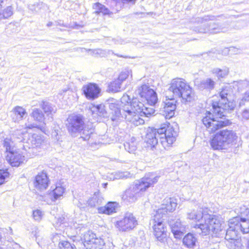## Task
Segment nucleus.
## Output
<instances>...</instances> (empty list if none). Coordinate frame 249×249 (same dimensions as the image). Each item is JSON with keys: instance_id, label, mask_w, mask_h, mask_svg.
I'll return each instance as SVG.
<instances>
[{"instance_id": "e2e57ef3", "label": "nucleus", "mask_w": 249, "mask_h": 249, "mask_svg": "<svg viewBox=\"0 0 249 249\" xmlns=\"http://www.w3.org/2000/svg\"><path fill=\"white\" fill-rule=\"evenodd\" d=\"M234 49H235V48L233 47H231L230 48V51H233Z\"/></svg>"}, {"instance_id": "7ed1b4c3", "label": "nucleus", "mask_w": 249, "mask_h": 249, "mask_svg": "<svg viewBox=\"0 0 249 249\" xmlns=\"http://www.w3.org/2000/svg\"><path fill=\"white\" fill-rule=\"evenodd\" d=\"M160 128H148L145 136V141L147 146L154 148L158 143V138L161 144L164 148L170 147L176 141L177 132L172 126L166 124Z\"/></svg>"}, {"instance_id": "f257e3e1", "label": "nucleus", "mask_w": 249, "mask_h": 249, "mask_svg": "<svg viewBox=\"0 0 249 249\" xmlns=\"http://www.w3.org/2000/svg\"><path fill=\"white\" fill-rule=\"evenodd\" d=\"M187 217L196 221L202 220L201 223L196 224L194 226L197 230V232L202 235L212 234L215 236H220V232L223 231L224 228L225 223L221 217L216 215L208 214L201 208L194 209L188 213Z\"/></svg>"}, {"instance_id": "0e129e2a", "label": "nucleus", "mask_w": 249, "mask_h": 249, "mask_svg": "<svg viewBox=\"0 0 249 249\" xmlns=\"http://www.w3.org/2000/svg\"><path fill=\"white\" fill-rule=\"evenodd\" d=\"M77 205H78V206L79 207H80V208H83V207H82V206H81V204H79H79H78Z\"/></svg>"}, {"instance_id": "2f4dec72", "label": "nucleus", "mask_w": 249, "mask_h": 249, "mask_svg": "<svg viewBox=\"0 0 249 249\" xmlns=\"http://www.w3.org/2000/svg\"><path fill=\"white\" fill-rule=\"evenodd\" d=\"M40 106L47 116L50 115L52 116L53 114L55 113L56 109L55 107L52 106L49 102L42 101Z\"/></svg>"}, {"instance_id": "6e6d98bb", "label": "nucleus", "mask_w": 249, "mask_h": 249, "mask_svg": "<svg viewBox=\"0 0 249 249\" xmlns=\"http://www.w3.org/2000/svg\"><path fill=\"white\" fill-rule=\"evenodd\" d=\"M64 219H65V218L63 216H61V217H59L58 218H56L57 224H61L63 223Z\"/></svg>"}, {"instance_id": "37998d69", "label": "nucleus", "mask_w": 249, "mask_h": 249, "mask_svg": "<svg viewBox=\"0 0 249 249\" xmlns=\"http://www.w3.org/2000/svg\"><path fill=\"white\" fill-rule=\"evenodd\" d=\"M129 75L132 76L131 70H125L120 73L117 80H119V81L122 83V82L125 80Z\"/></svg>"}, {"instance_id": "9d476101", "label": "nucleus", "mask_w": 249, "mask_h": 249, "mask_svg": "<svg viewBox=\"0 0 249 249\" xmlns=\"http://www.w3.org/2000/svg\"><path fill=\"white\" fill-rule=\"evenodd\" d=\"M159 178L160 176L154 173H149L140 179L136 180L133 186L142 196L149 187H153L158 181Z\"/></svg>"}, {"instance_id": "58836bf2", "label": "nucleus", "mask_w": 249, "mask_h": 249, "mask_svg": "<svg viewBox=\"0 0 249 249\" xmlns=\"http://www.w3.org/2000/svg\"><path fill=\"white\" fill-rule=\"evenodd\" d=\"M93 8L95 10L96 13H102L104 15L109 14V10L99 3H95L93 6Z\"/></svg>"}, {"instance_id": "b1692460", "label": "nucleus", "mask_w": 249, "mask_h": 249, "mask_svg": "<svg viewBox=\"0 0 249 249\" xmlns=\"http://www.w3.org/2000/svg\"><path fill=\"white\" fill-rule=\"evenodd\" d=\"M88 107L93 117L96 119H98L99 117H105L107 116V113L104 105L90 104Z\"/></svg>"}, {"instance_id": "a211bd4d", "label": "nucleus", "mask_w": 249, "mask_h": 249, "mask_svg": "<svg viewBox=\"0 0 249 249\" xmlns=\"http://www.w3.org/2000/svg\"><path fill=\"white\" fill-rule=\"evenodd\" d=\"M6 160L12 166L18 167L25 160V157L19 151H15L8 153Z\"/></svg>"}, {"instance_id": "423d86ee", "label": "nucleus", "mask_w": 249, "mask_h": 249, "mask_svg": "<svg viewBox=\"0 0 249 249\" xmlns=\"http://www.w3.org/2000/svg\"><path fill=\"white\" fill-rule=\"evenodd\" d=\"M144 104L137 98H133L130 104L122 106V113L125 119L138 126L144 123L140 115L143 109Z\"/></svg>"}, {"instance_id": "f704fd0d", "label": "nucleus", "mask_w": 249, "mask_h": 249, "mask_svg": "<svg viewBox=\"0 0 249 249\" xmlns=\"http://www.w3.org/2000/svg\"><path fill=\"white\" fill-rule=\"evenodd\" d=\"M3 0H0V8L1 7V3ZM13 14V8L11 6H8L2 11L0 10V21L2 19H7Z\"/></svg>"}, {"instance_id": "2eb2a0df", "label": "nucleus", "mask_w": 249, "mask_h": 249, "mask_svg": "<svg viewBox=\"0 0 249 249\" xmlns=\"http://www.w3.org/2000/svg\"><path fill=\"white\" fill-rule=\"evenodd\" d=\"M177 206V200L176 198H166L163 200L161 207L156 211V213L166 217L167 212L174 211Z\"/></svg>"}, {"instance_id": "cd10ccee", "label": "nucleus", "mask_w": 249, "mask_h": 249, "mask_svg": "<svg viewBox=\"0 0 249 249\" xmlns=\"http://www.w3.org/2000/svg\"><path fill=\"white\" fill-rule=\"evenodd\" d=\"M197 238L193 234L189 233L183 238V245L187 248L192 249L196 246Z\"/></svg>"}, {"instance_id": "bf43d9fd", "label": "nucleus", "mask_w": 249, "mask_h": 249, "mask_svg": "<svg viewBox=\"0 0 249 249\" xmlns=\"http://www.w3.org/2000/svg\"><path fill=\"white\" fill-rule=\"evenodd\" d=\"M115 55H116V56H117L118 57H123V58H130V57H128V56H126V55H119V54H115Z\"/></svg>"}, {"instance_id": "774afa93", "label": "nucleus", "mask_w": 249, "mask_h": 249, "mask_svg": "<svg viewBox=\"0 0 249 249\" xmlns=\"http://www.w3.org/2000/svg\"><path fill=\"white\" fill-rule=\"evenodd\" d=\"M109 53H114L113 52H112L111 51H108Z\"/></svg>"}, {"instance_id": "4d7b16f0", "label": "nucleus", "mask_w": 249, "mask_h": 249, "mask_svg": "<svg viewBox=\"0 0 249 249\" xmlns=\"http://www.w3.org/2000/svg\"><path fill=\"white\" fill-rule=\"evenodd\" d=\"M5 65V60L0 57V68L4 67Z\"/></svg>"}, {"instance_id": "72a5a7b5", "label": "nucleus", "mask_w": 249, "mask_h": 249, "mask_svg": "<svg viewBox=\"0 0 249 249\" xmlns=\"http://www.w3.org/2000/svg\"><path fill=\"white\" fill-rule=\"evenodd\" d=\"M103 198L98 193H95L93 196L89 199L88 203L91 207H96L103 203Z\"/></svg>"}, {"instance_id": "ea45409f", "label": "nucleus", "mask_w": 249, "mask_h": 249, "mask_svg": "<svg viewBox=\"0 0 249 249\" xmlns=\"http://www.w3.org/2000/svg\"><path fill=\"white\" fill-rule=\"evenodd\" d=\"M121 83L117 79L111 82L109 85V90L113 92H119L121 90Z\"/></svg>"}, {"instance_id": "a878e982", "label": "nucleus", "mask_w": 249, "mask_h": 249, "mask_svg": "<svg viewBox=\"0 0 249 249\" xmlns=\"http://www.w3.org/2000/svg\"><path fill=\"white\" fill-rule=\"evenodd\" d=\"M118 204L115 202H109L105 206L98 207V212L99 213L111 214L116 212Z\"/></svg>"}, {"instance_id": "393cba45", "label": "nucleus", "mask_w": 249, "mask_h": 249, "mask_svg": "<svg viewBox=\"0 0 249 249\" xmlns=\"http://www.w3.org/2000/svg\"><path fill=\"white\" fill-rule=\"evenodd\" d=\"M238 88L241 90L244 89L245 92L243 94L242 99L240 102V106L249 104V82L247 81H241L238 83Z\"/></svg>"}, {"instance_id": "6ab92c4d", "label": "nucleus", "mask_w": 249, "mask_h": 249, "mask_svg": "<svg viewBox=\"0 0 249 249\" xmlns=\"http://www.w3.org/2000/svg\"><path fill=\"white\" fill-rule=\"evenodd\" d=\"M82 90L87 98L94 99L98 97L100 89L98 86L93 83H89L83 87Z\"/></svg>"}, {"instance_id": "3c124183", "label": "nucleus", "mask_w": 249, "mask_h": 249, "mask_svg": "<svg viewBox=\"0 0 249 249\" xmlns=\"http://www.w3.org/2000/svg\"><path fill=\"white\" fill-rule=\"evenodd\" d=\"M26 127L27 128H29V129H32V128H37L38 129H39L40 130H41L43 132H44L45 130V128L44 126H39V125H38L37 124H35V123H33V124H26Z\"/></svg>"}, {"instance_id": "338daca9", "label": "nucleus", "mask_w": 249, "mask_h": 249, "mask_svg": "<svg viewBox=\"0 0 249 249\" xmlns=\"http://www.w3.org/2000/svg\"><path fill=\"white\" fill-rule=\"evenodd\" d=\"M112 120L113 121H115V120H116V119L115 118H113L112 119Z\"/></svg>"}, {"instance_id": "0eeeda50", "label": "nucleus", "mask_w": 249, "mask_h": 249, "mask_svg": "<svg viewBox=\"0 0 249 249\" xmlns=\"http://www.w3.org/2000/svg\"><path fill=\"white\" fill-rule=\"evenodd\" d=\"M229 226L225 237L227 240L235 239L239 231L244 234L249 232V220L246 218L233 217L229 221Z\"/></svg>"}, {"instance_id": "680f3d73", "label": "nucleus", "mask_w": 249, "mask_h": 249, "mask_svg": "<svg viewBox=\"0 0 249 249\" xmlns=\"http://www.w3.org/2000/svg\"><path fill=\"white\" fill-rule=\"evenodd\" d=\"M107 183H103L102 184V186L104 188H106L107 187Z\"/></svg>"}, {"instance_id": "dca6fc26", "label": "nucleus", "mask_w": 249, "mask_h": 249, "mask_svg": "<svg viewBox=\"0 0 249 249\" xmlns=\"http://www.w3.org/2000/svg\"><path fill=\"white\" fill-rule=\"evenodd\" d=\"M177 101L172 98L166 96L163 101L161 111L166 119H170L175 114Z\"/></svg>"}, {"instance_id": "69168bd1", "label": "nucleus", "mask_w": 249, "mask_h": 249, "mask_svg": "<svg viewBox=\"0 0 249 249\" xmlns=\"http://www.w3.org/2000/svg\"><path fill=\"white\" fill-rule=\"evenodd\" d=\"M247 247L248 249H249V241L248 242V244H247Z\"/></svg>"}, {"instance_id": "8fccbe9b", "label": "nucleus", "mask_w": 249, "mask_h": 249, "mask_svg": "<svg viewBox=\"0 0 249 249\" xmlns=\"http://www.w3.org/2000/svg\"><path fill=\"white\" fill-rule=\"evenodd\" d=\"M136 0H112V2L118 5L119 8L122 7V3L134 2Z\"/></svg>"}, {"instance_id": "09e8293b", "label": "nucleus", "mask_w": 249, "mask_h": 249, "mask_svg": "<svg viewBox=\"0 0 249 249\" xmlns=\"http://www.w3.org/2000/svg\"><path fill=\"white\" fill-rule=\"evenodd\" d=\"M33 216L35 220L39 221L42 219L43 213L39 210H36L33 211Z\"/></svg>"}, {"instance_id": "13d9d810", "label": "nucleus", "mask_w": 249, "mask_h": 249, "mask_svg": "<svg viewBox=\"0 0 249 249\" xmlns=\"http://www.w3.org/2000/svg\"><path fill=\"white\" fill-rule=\"evenodd\" d=\"M55 23L57 25H60V26H64V27H66V26L65 25L61 20L57 21L55 22Z\"/></svg>"}, {"instance_id": "603ef678", "label": "nucleus", "mask_w": 249, "mask_h": 249, "mask_svg": "<svg viewBox=\"0 0 249 249\" xmlns=\"http://www.w3.org/2000/svg\"><path fill=\"white\" fill-rule=\"evenodd\" d=\"M130 100L129 96L127 94H124L121 99V102L122 104H124V106H125L126 104H130V102H129Z\"/></svg>"}, {"instance_id": "f8f14e48", "label": "nucleus", "mask_w": 249, "mask_h": 249, "mask_svg": "<svg viewBox=\"0 0 249 249\" xmlns=\"http://www.w3.org/2000/svg\"><path fill=\"white\" fill-rule=\"evenodd\" d=\"M83 244L86 249H104L105 243L100 237L91 231L86 232L83 238Z\"/></svg>"}, {"instance_id": "864d4df0", "label": "nucleus", "mask_w": 249, "mask_h": 249, "mask_svg": "<svg viewBox=\"0 0 249 249\" xmlns=\"http://www.w3.org/2000/svg\"><path fill=\"white\" fill-rule=\"evenodd\" d=\"M242 120L247 121L249 119V109H244L241 114Z\"/></svg>"}, {"instance_id": "20e7f679", "label": "nucleus", "mask_w": 249, "mask_h": 249, "mask_svg": "<svg viewBox=\"0 0 249 249\" xmlns=\"http://www.w3.org/2000/svg\"><path fill=\"white\" fill-rule=\"evenodd\" d=\"M237 139L238 136L235 131L224 129L212 136L210 144L213 150H227L236 144Z\"/></svg>"}, {"instance_id": "9b49d317", "label": "nucleus", "mask_w": 249, "mask_h": 249, "mask_svg": "<svg viewBox=\"0 0 249 249\" xmlns=\"http://www.w3.org/2000/svg\"><path fill=\"white\" fill-rule=\"evenodd\" d=\"M138 222L136 217L130 213H125L124 217L116 222L115 226L120 231H128L136 227Z\"/></svg>"}, {"instance_id": "ddd939ff", "label": "nucleus", "mask_w": 249, "mask_h": 249, "mask_svg": "<svg viewBox=\"0 0 249 249\" xmlns=\"http://www.w3.org/2000/svg\"><path fill=\"white\" fill-rule=\"evenodd\" d=\"M84 122L82 116L72 114L69 116L66 124L69 132L73 136L79 133L83 128Z\"/></svg>"}, {"instance_id": "052dcab7", "label": "nucleus", "mask_w": 249, "mask_h": 249, "mask_svg": "<svg viewBox=\"0 0 249 249\" xmlns=\"http://www.w3.org/2000/svg\"><path fill=\"white\" fill-rule=\"evenodd\" d=\"M53 24V22H49L47 24V26L48 27H50L51 26H52Z\"/></svg>"}, {"instance_id": "f03ea898", "label": "nucleus", "mask_w": 249, "mask_h": 249, "mask_svg": "<svg viewBox=\"0 0 249 249\" xmlns=\"http://www.w3.org/2000/svg\"><path fill=\"white\" fill-rule=\"evenodd\" d=\"M233 93L232 87L230 85L226 86L223 88L219 93L222 102H213L212 106L214 110L213 113L217 116L216 117H213V115L210 112L206 113V116L202 119V122L206 127L208 131L210 133L214 132L215 131L221 128L224 126L228 125V121H222L221 116L223 112L221 111V104H226L227 102L230 99Z\"/></svg>"}, {"instance_id": "39448f33", "label": "nucleus", "mask_w": 249, "mask_h": 249, "mask_svg": "<svg viewBox=\"0 0 249 249\" xmlns=\"http://www.w3.org/2000/svg\"><path fill=\"white\" fill-rule=\"evenodd\" d=\"M168 90L172 93L171 97L175 99L181 98L185 101H191L194 97L192 88L182 78L173 79L169 84Z\"/></svg>"}, {"instance_id": "4c0bfd02", "label": "nucleus", "mask_w": 249, "mask_h": 249, "mask_svg": "<svg viewBox=\"0 0 249 249\" xmlns=\"http://www.w3.org/2000/svg\"><path fill=\"white\" fill-rule=\"evenodd\" d=\"M130 177H131L130 173L128 172H117L111 174L109 178L114 180L126 178Z\"/></svg>"}, {"instance_id": "a19ab883", "label": "nucleus", "mask_w": 249, "mask_h": 249, "mask_svg": "<svg viewBox=\"0 0 249 249\" xmlns=\"http://www.w3.org/2000/svg\"><path fill=\"white\" fill-rule=\"evenodd\" d=\"M109 108L112 110V113L114 114L116 117H119L122 116V117L124 118V116L122 113V108L120 109L118 107H116L115 104H110Z\"/></svg>"}, {"instance_id": "4be33fe9", "label": "nucleus", "mask_w": 249, "mask_h": 249, "mask_svg": "<svg viewBox=\"0 0 249 249\" xmlns=\"http://www.w3.org/2000/svg\"><path fill=\"white\" fill-rule=\"evenodd\" d=\"M52 189L49 193V196L53 201L60 199L65 192V188L63 184L60 182H57L54 188L53 186Z\"/></svg>"}, {"instance_id": "412c9836", "label": "nucleus", "mask_w": 249, "mask_h": 249, "mask_svg": "<svg viewBox=\"0 0 249 249\" xmlns=\"http://www.w3.org/2000/svg\"><path fill=\"white\" fill-rule=\"evenodd\" d=\"M171 231L176 238H180L185 231L186 225L181 223L180 219L170 222Z\"/></svg>"}, {"instance_id": "aec40b11", "label": "nucleus", "mask_w": 249, "mask_h": 249, "mask_svg": "<svg viewBox=\"0 0 249 249\" xmlns=\"http://www.w3.org/2000/svg\"><path fill=\"white\" fill-rule=\"evenodd\" d=\"M49 180L45 173H39L35 178L34 182L35 187L38 190L43 191L48 187Z\"/></svg>"}, {"instance_id": "49530a36", "label": "nucleus", "mask_w": 249, "mask_h": 249, "mask_svg": "<svg viewBox=\"0 0 249 249\" xmlns=\"http://www.w3.org/2000/svg\"><path fill=\"white\" fill-rule=\"evenodd\" d=\"M240 218H246L247 220H249V209L244 206L240 208Z\"/></svg>"}, {"instance_id": "bb28decb", "label": "nucleus", "mask_w": 249, "mask_h": 249, "mask_svg": "<svg viewBox=\"0 0 249 249\" xmlns=\"http://www.w3.org/2000/svg\"><path fill=\"white\" fill-rule=\"evenodd\" d=\"M12 119L14 122H18L23 119L27 112L26 109L20 106H16L11 111Z\"/></svg>"}, {"instance_id": "c03bdc74", "label": "nucleus", "mask_w": 249, "mask_h": 249, "mask_svg": "<svg viewBox=\"0 0 249 249\" xmlns=\"http://www.w3.org/2000/svg\"><path fill=\"white\" fill-rule=\"evenodd\" d=\"M59 246L61 249H76L74 245H71L70 243L66 241L60 242Z\"/></svg>"}, {"instance_id": "4468645a", "label": "nucleus", "mask_w": 249, "mask_h": 249, "mask_svg": "<svg viewBox=\"0 0 249 249\" xmlns=\"http://www.w3.org/2000/svg\"><path fill=\"white\" fill-rule=\"evenodd\" d=\"M136 94L147 101L151 106H153L157 102L158 98L155 91L146 85H142L136 90Z\"/></svg>"}, {"instance_id": "c756f323", "label": "nucleus", "mask_w": 249, "mask_h": 249, "mask_svg": "<svg viewBox=\"0 0 249 249\" xmlns=\"http://www.w3.org/2000/svg\"><path fill=\"white\" fill-rule=\"evenodd\" d=\"M215 85V82L213 79L210 78H207L200 82L198 87L200 89H207L212 90L214 88Z\"/></svg>"}, {"instance_id": "c85d7f7f", "label": "nucleus", "mask_w": 249, "mask_h": 249, "mask_svg": "<svg viewBox=\"0 0 249 249\" xmlns=\"http://www.w3.org/2000/svg\"><path fill=\"white\" fill-rule=\"evenodd\" d=\"M211 72L219 80L225 78L229 73V69L227 67H223L221 69L218 68H213Z\"/></svg>"}, {"instance_id": "6e6552de", "label": "nucleus", "mask_w": 249, "mask_h": 249, "mask_svg": "<svg viewBox=\"0 0 249 249\" xmlns=\"http://www.w3.org/2000/svg\"><path fill=\"white\" fill-rule=\"evenodd\" d=\"M215 17L213 16H206L203 18L197 17L192 21L193 23H196L199 24L197 26L194 27V30L198 33H210L211 34H217L220 32H225L227 30L222 27L221 26L215 23H206L207 21L210 20H213L215 19Z\"/></svg>"}, {"instance_id": "7c9ffc66", "label": "nucleus", "mask_w": 249, "mask_h": 249, "mask_svg": "<svg viewBox=\"0 0 249 249\" xmlns=\"http://www.w3.org/2000/svg\"><path fill=\"white\" fill-rule=\"evenodd\" d=\"M3 144L6 152L11 153L16 151L15 148L17 143L13 139L12 137L5 138L3 141Z\"/></svg>"}, {"instance_id": "1a4fd4ad", "label": "nucleus", "mask_w": 249, "mask_h": 249, "mask_svg": "<svg viewBox=\"0 0 249 249\" xmlns=\"http://www.w3.org/2000/svg\"><path fill=\"white\" fill-rule=\"evenodd\" d=\"M164 217L156 213L150 222L155 236L161 243L165 242L167 236L166 224Z\"/></svg>"}, {"instance_id": "f3484780", "label": "nucleus", "mask_w": 249, "mask_h": 249, "mask_svg": "<svg viewBox=\"0 0 249 249\" xmlns=\"http://www.w3.org/2000/svg\"><path fill=\"white\" fill-rule=\"evenodd\" d=\"M26 142L29 145V148H41L46 145V142L43 136L33 134L28 136Z\"/></svg>"}, {"instance_id": "e433bc0d", "label": "nucleus", "mask_w": 249, "mask_h": 249, "mask_svg": "<svg viewBox=\"0 0 249 249\" xmlns=\"http://www.w3.org/2000/svg\"><path fill=\"white\" fill-rule=\"evenodd\" d=\"M26 135L28 136L29 134L27 133H23L20 130H17L14 132L12 137L16 142L18 143L22 141L24 142L26 140L24 137H26Z\"/></svg>"}, {"instance_id": "473e14b6", "label": "nucleus", "mask_w": 249, "mask_h": 249, "mask_svg": "<svg viewBox=\"0 0 249 249\" xmlns=\"http://www.w3.org/2000/svg\"><path fill=\"white\" fill-rule=\"evenodd\" d=\"M31 117H32L34 120L36 122L43 123L44 124V121L45 120V117L42 111L37 108H34L32 109V111L30 114Z\"/></svg>"}, {"instance_id": "5fc2aeb1", "label": "nucleus", "mask_w": 249, "mask_h": 249, "mask_svg": "<svg viewBox=\"0 0 249 249\" xmlns=\"http://www.w3.org/2000/svg\"><path fill=\"white\" fill-rule=\"evenodd\" d=\"M58 130L54 129V131H52V136L57 141H58L59 139V136L58 135Z\"/></svg>"}, {"instance_id": "79ce46f5", "label": "nucleus", "mask_w": 249, "mask_h": 249, "mask_svg": "<svg viewBox=\"0 0 249 249\" xmlns=\"http://www.w3.org/2000/svg\"><path fill=\"white\" fill-rule=\"evenodd\" d=\"M142 112L141 113L140 117L142 116H145L148 117L149 116L154 114L155 112V110L153 107H149L144 106L143 109H142Z\"/></svg>"}, {"instance_id": "5701e85b", "label": "nucleus", "mask_w": 249, "mask_h": 249, "mask_svg": "<svg viewBox=\"0 0 249 249\" xmlns=\"http://www.w3.org/2000/svg\"><path fill=\"white\" fill-rule=\"evenodd\" d=\"M141 196L133 186L126 190L122 196V198L124 201L130 203L135 202Z\"/></svg>"}, {"instance_id": "c9c22d12", "label": "nucleus", "mask_w": 249, "mask_h": 249, "mask_svg": "<svg viewBox=\"0 0 249 249\" xmlns=\"http://www.w3.org/2000/svg\"><path fill=\"white\" fill-rule=\"evenodd\" d=\"M93 132V128L91 126H89L88 125L87 126H83V129L79 133H81V137L84 141H87L89 139L90 135L92 134Z\"/></svg>"}, {"instance_id": "de8ad7c7", "label": "nucleus", "mask_w": 249, "mask_h": 249, "mask_svg": "<svg viewBox=\"0 0 249 249\" xmlns=\"http://www.w3.org/2000/svg\"><path fill=\"white\" fill-rule=\"evenodd\" d=\"M125 149L129 153H133L136 150V146L135 143L132 142H126L124 144Z\"/></svg>"}, {"instance_id": "a18cd8bd", "label": "nucleus", "mask_w": 249, "mask_h": 249, "mask_svg": "<svg viewBox=\"0 0 249 249\" xmlns=\"http://www.w3.org/2000/svg\"><path fill=\"white\" fill-rule=\"evenodd\" d=\"M9 177V173L7 170H0V185L3 184Z\"/></svg>"}]
</instances>
